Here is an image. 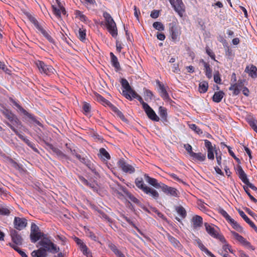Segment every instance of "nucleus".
<instances>
[{"label": "nucleus", "mask_w": 257, "mask_h": 257, "mask_svg": "<svg viewBox=\"0 0 257 257\" xmlns=\"http://www.w3.org/2000/svg\"><path fill=\"white\" fill-rule=\"evenodd\" d=\"M243 189H244V191H245L246 193L247 194V195L249 197L250 199L253 202L257 203V199H256L253 196H252L250 194V193L249 192V190L248 189V187H246V186H243Z\"/></svg>", "instance_id": "nucleus-55"}, {"label": "nucleus", "mask_w": 257, "mask_h": 257, "mask_svg": "<svg viewBox=\"0 0 257 257\" xmlns=\"http://www.w3.org/2000/svg\"><path fill=\"white\" fill-rule=\"evenodd\" d=\"M184 148L187 151L190 157L192 155V154H194V152L192 151V148L190 145L188 144L184 145Z\"/></svg>", "instance_id": "nucleus-62"}, {"label": "nucleus", "mask_w": 257, "mask_h": 257, "mask_svg": "<svg viewBox=\"0 0 257 257\" xmlns=\"http://www.w3.org/2000/svg\"><path fill=\"white\" fill-rule=\"evenodd\" d=\"M174 10L180 17H183L185 12V6L182 0H169Z\"/></svg>", "instance_id": "nucleus-8"}, {"label": "nucleus", "mask_w": 257, "mask_h": 257, "mask_svg": "<svg viewBox=\"0 0 257 257\" xmlns=\"http://www.w3.org/2000/svg\"><path fill=\"white\" fill-rule=\"evenodd\" d=\"M84 113L86 114L90 111V105L88 103H84L83 105Z\"/></svg>", "instance_id": "nucleus-59"}, {"label": "nucleus", "mask_w": 257, "mask_h": 257, "mask_svg": "<svg viewBox=\"0 0 257 257\" xmlns=\"http://www.w3.org/2000/svg\"><path fill=\"white\" fill-rule=\"evenodd\" d=\"M144 95L145 97V100L148 101L149 99L150 100H152L153 97V92L149 89H148L146 88H144Z\"/></svg>", "instance_id": "nucleus-47"}, {"label": "nucleus", "mask_w": 257, "mask_h": 257, "mask_svg": "<svg viewBox=\"0 0 257 257\" xmlns=\"http://www.w3.org/2000/svg\"><path fill=\"white\" fill-rule=\"evenodd\" d=\"M10 235L13 242L15 244V245H22L23 239L17 231L14 229L12 230L10 232Z\"/></svg>", "instance_id": "nucleus-18"}, {"label": "nucleus", "mask_w": 257, "mask_h": 257, "mask_svg": "<svg viewBox=\"0 0 257 257\" xmlns=\"http://www.w3.org/2000/svg\"><path fill=\"white\" fill-rule=\"evenodd\" d=\"M95 96L96 98V99L98 101L102 102L103 104L107 105L110 107L111 104H112L108 100H107V99L104 98L103 96H102L101 95H100L99 94H98L97 93H95Z\"/></svg>", "instance_id": "nucleus-43"}, {"label": "nucleus", "mask_w": 257, "mask_h": 257, "mask_svg": "<svg viewBox=\"0 0 257 257\" xmlns=\"http://www.w3.org/2000/svg\"><path fill=\"white\" fill-rule=\"evenodd\" d=\"M52 8L54 14L58 18L61 17V12L59 7L58 8L54 5H52Z\"/></svg>", "instance_id": "nucleus-54"}, {"label": "nucleus", "mask_w": 257, "mask_h": 257, "mask_svg": "<svg viewBox=\"0 0 257 257\" xmlns=\"http://www.w3.org/2000/svg\"><path fill=\"white\" fill-rule=\"evenodd\" d=\"M195 241H196L198 247L202 251H204L206 254H210L209 253H210V251L203 245L199 238L196 239Z\"/></svg>", "instance_id": "nucleus-42"}, {"label": "nucleus", "mask_w": 257, "mask_h": 257, "mask_svg": "<svg viewBox=\"0 0 257 257\" xmlns=\"http://www.w3.org/2000/svg\"><path fill=\"white\" fill-rule=\"evenodd\" d=\"M38 244L42 247L33 251L31 253L32 257H47V251L55 253L60 250L59 247L51 241L47 235L41 239Z\"/></svg>", "instance_id": "nucleus-1"}, {"label": "nucleus", "mask_w": 257, "mask_h": 257, "mask_svg": "<svg viewBox=\"0 0 257 257\" xmlns=\"http://www.w3.org/2000/svg\"><path fill=\"white\" fill-rule=\"evenodd\" d=\"M224 93L222 91L215 92L213 95L212 100L214 102L218 103L220 102L222 98L223 97Z\"/></svg>", "instance_id": "nucleus-35"}, {"label": "nucleus", "mask_w": 257, "mask_h": 257, "mask_svg": "<svg viewBox=\"0 0 257 257\" xmlns=\"http://www.w3.org/2000/svg\"><path fill=\"white\" fill-rule=\"evenodd\" d=\"M167 236L170 243L174 246V247L179 250L182 249L183 246L179 240L171 236L169 233L167 234Z\"/></svg>", "instance_id": "nucleus-24"}, {"label": "nucleus", "mask_w": 257, "mask_h": 257, "mask_svg": "<svg viewBox=\"0 0 257 257\" xmlns=\"http://www.w3.org/2000/svg\"><path fill=\"white\" fill-rule=\"evenodd\" d=\"M206 52L212 59L215 60V55L214 53L208 47H206Z\"/></svg>", "instance_id": "nucleus-58"}, {"label": "nucleus", "mask_w": 257, "mask_h": 257, "mask_svg": "<svg viewBox=\"0 0 257 257\" xmlns=\"http://www.w3.org/2000/svg\"><path fill=\"white\" fill-rule=\"evenodd\" d=\"M208 88V83L206 81L200 82L199 84L198 90L200 93L206 92Z\"/></svg>", "instance_id": "nucleus-38"}, {"label": "nucleus", "mask_w": 257, "mask_h": 257, "mask_svg": "<svg viewBox=\"0 0 257 257\" xmlns=\"http://www.w3.org/2000/svg\"><path fill=\"white\" fill-rule=\"evenodd\" d=\"M40 231L39 227L34 223H32L31 226V233Z\"/></svg>", "instance_id": "nucleus-63"}, {"label": "nucleus", "mask_w": 257, "mask_h": 257, "mask_svg": "<svg viewBox=\"0 0 257 257\" xmlns=\"http://www.w3.org/2000/svg\"><path fill=\"white\" fill-rule=\"evenodd\" d=\"M241 87V85H240L239 84L234 83L230 86L229 88V90L233 91V95H237L239 93L240 90V88Z\"/></svg>", "instance_id": "nucleus-39"}, {"label": "nucleus", "mask_w": 257, "mask_h": 257, "mask_svg": "<svg viewBox=\"0 0 257 257\" xmlns=\"http://www.w3.org/2000/svg\"><path fill=\"white\" fill-rule=\"evenodd\" d=\"M218 212L221 214L225 218V219L228 222L231 218L230 216L228 214V213L226 212V211H225L222 208H219L218 209Z\"/></svg>", "instance_id": "nucleus-52"}, {"label": "nucleus", "mask_w": 257, "mask_h": 257, "mask_svg": "<svg viewBox=\"0 0 257 257\" xmlns=\"http://www.w3.org/2000/svg\"><path fill=\"white\" fill-rule=\"evenodd\" d=\"M9 245L11 247L14 248L16 251H17L22 257H28V255L26 254V253L22 250L18 246L16 245H15L13 243H9Z\"/></svg>", "instance_id": "nucleus-45"}, {"label": "nucleus", "mask_w": 257, "mask_h": 257, "mask_svg": "<svg viewBox=\"0 0 257 257\" xmlns=\"http://www.w3.org/2000/svg\"><path fill=\"white\" fill-rule=\"evenodd\" d=\"M169 33L172 41L176 43L180 40L181 31L179 27L175 23H171L169 24Z\"/></svg>", "instance_id": "nucleus-5"}, {"label": "nucleus", "mask_w": 257, "mask_h": 257, "mask_svg": "<svg viewBox=\"0 0 257 257\" xmlns=\"http://www.w3.org/2000/svg\"><path fill=\"white\" fill-rule=\"evenodd\" d=\"M245 71L247 72L252 78H256L257 77V68L252 65L250 67L247 66Z\"/></svg>", "instance_id": "nucleus-31"}, {"label": "nucleus", "mask_w": 257, "mask_h": 257, "mask_svg": "<svg viewBox=\"0 0 257 257\" xmlns=\"http://www.w3.org/2000/svg\"><path fill=\"white\" fill-rule=\"evenodd\" d=\"M93 173L96 174L97 172L93 164L89 160L88 162L85 165Z\"/></svg>", "instance_id": "nucleus-56"}, {"label": "nucleus", "mask_w": 257, "mask_h": 257, "mask_svg": "<svg viewBox=\"0 0 257 257\" xmlns=\"http://www.w3.org/2000/svg\"><path fill=\"white\" fill-rule=\"evenodd\" d=\"M46 235L41 231L30 233V239L32 242L35 243L40 239H42Z\"/></svg>", "instance_id": "nucleus-23"}, {"label": "nucleus", "mask_w": 257, "mask_h": 257, "mask_svg": "<svg viewBox=\"0 0 257 257\" xmlns=\"http://www.w3.org/2000/svg\"><path fill=\"white\" fill-rule=\"evenodd\" d=\"M124 193H125L126 196L132 202L136 203L139 204L140 201L139 200L135 197L134 196H133L131 193L126 191V190H123Z\"/></svg>", "instance_id": "nucleus-46"}, {"label": "nucleus", "mask_w": 257, "mask_h": 257, "mask_svg": "<svg viewBox=\"0 0 257 257\" xmlns=\"http://www.w3.org/2000/svg\"><path fill=\"white\" fill-rule=\"evenodd\" d=\"M200 63H202L205 68V75L208 79H210L212 77V69L210 68L209 63L206 62L203 59L200 60Z\"/></svg>", "instance_id": "nucleus-26"}, {"label": "nucleus", "mask_w": 257, "mask_h": 257, "mask_svg": "<svg viewBox=\"0 0 257 257\" xmlns=\"http://www.w3.org/2000/svg\"><path fill=\"white\" fill-rule=\"evenodd\" d=\"M143 109L150 119L155 121H159L160 118L156 114L154 110L149 105H148L147 107H145Z\"/></svg>", "instance_id": "nucleus-19"}, {"label": "nucleus", "mask_w": 257, "mask_h": 257, "mask_svg": "<svg viewBox=\"0 0 257 257\" xmlns=\"http://www.w3.org/2000/svg\"><path fill=\"white\" fill-rule=\"evenodd\" d=\"M13 132L15 133V134L16 135H17L19 137V138L20 139L23 140L28 146L31 142L29 140L27 139L26 137H25L22 135L20 134L17 130L13 129Z\"/></svg>", "instance_id": "nucleus-48"}, {"label": "nucleus", "mask_w": 257, "mask_h": 257, "mask_svg": "<svg viewBox=\"0 0 257 257\" xmlns=\"http://www.w3.org/2000/svg\"><path fill=\"white\" fill-rule=\"evenodd\" d=\"M190 128L195 131L198 134H202V131L195 124H191L189 125Z\"/></svg>", "instance_id": "nucleus-53"}, {"label": "nucleus", "mask_w": 257, "mask_h": 257, "mask_svg": "<svg viewBox=\"0 0 257 257\" xmlns=\"http://www.w3.org/2000/svg\"><path fill=\"white\" fill-rule=\"evenodd\" d=\"M78 38L81 41H84L86 39V31L82 29H79L78 31Z\"/></svg>", "instance_id": "nucleus-51"}, {"label": "nucleus", "mask_w": 257, "mask_h": 257, "mask_svg": "<svg viewBox=\"0 0 257 257\" xmlns=\"http://www.w3.org/2000/svg\"><path fill=\"white\" fill-rule=\"evenodd\" d=\"M153 27L156 30L159 31H164L165 29V27L163 24L161 22H154L153 24Z\"/></svg>", "instance_id": "nucleus-50"}, {"label": "nucleus", "mask_w": 257, "mask_h": 257, "mask_svg": "<svg viewBox=\"0 0 257 257\" xmlns=\"http://www.w3.org/2000/svg\"><path fill=\"white\" fill-rule=\"evenodd\" d=\"M205 147L207 150V158L208 159L213 160L214 159V153L216 154L217 150H216L215 145L213 146L212 143L208 140H204Z\"/></svg>", "instance_id": "nucleus-13"}, {"label": "nucleus", "mask_w": 257, "mask_h": 257, "mask_svg": "<svg viewBox=\"0 0 257 257\" xmlns=\"http://www.w3.org/2000/svg\"><path fill=\"white\" fill-rule=\"evenodd\" d=\"M175 210L182 218H185L187 215V212L185 208L182 206H178L175 207Z\"/></svg>", "instance_id": "nucleus-41"}, {"label": "nucleus", "mask_w": 257, "mask_h": 257, "mask_svg": "<svg viewBox=\"0 0 257 257\" xmlns=\"http://www.w3.org/2000/svg\"><path fill=\"white\" fill-rule=\"evenodd\" d=\"M35 64L41 73H44L47 75H51L54 73L55 70L51 65H46L42 61H36Z\"/></svg>", "instance_id": "nucleus-6"}, {"label": "nucleus", "mask_w": 257, "mask_h": 257, "mask_svg": "<svg viewBox=\"0 0 257 257\" xmlns=\"http://www.w3.org/2000/svg\"><path fill=\"white\" fill-rule=\"evenodd\" d=\"M238 211L240 216L244 220V221L249 225H250V224L253 222L249 219V218L246 215L245 213L240 209H238Z\"/></svg>", "instance_id": "nucleus-49"}, {"label": "nucleus", "mask_w": 257, "mask_h": 257, "mask_svg": "<svg viewBox=\"0 0 257 257\" xmlns=\"http://www.w3.org/2000/svg\"><path fill=\"white\" fill-rule=\"evenodd\" d=\"M143 192L155 200L158 199L159 197V194L158 191L155 189L148 186Z\"/></svg>", "instance_id": "nucleus-22"}, {"label": "nucleus", "mask_w": 257, "mask_h": 257, "mask_svg": "<svg viewBox=\"0 0 257 257\" xmlns=\"http://www.w3.org/2000/svg\"><path fill=\"white\" fill-rule=\"evenodd\" d=\"M75 14L76 17L79 18V19L81 21L84 22L86 23L89 22L88 18L84 15H83L81 11L77 10L75 11Z\"/></svg>", "instance_id": "nucleus-44"}, {"label": "nucleus", "mask_w": 257, "mask_h": 257, "mask_svg": "<svg viewBox=\"0 0 257 257\" xmlns=\"http://www.w3.org/2000/svg\"><path fill=\"white\" fill-rule=\"evenodd\" d=\"M249 124L254 132L257 133V125L256 121L254 119L251 120L249 121Z\"/></svg>", "instance_id": "nucleus-64"}, {"label": "nucleus", "mask_w": 257, "mask_h": 257, "mask_svg": "<svg viewBox=\"0 0 257 257\" xmlns=\"http://www.w3.org/2000/svg\"><path fill=\"white\" fill-rule=\"evenodd\" d=\"M12 102L21 113H22L24 115L27 116L29 118H30L33 122L36 123L37 125H39L40 126H42V124L40 122L39 120L36 119V118L34 115L29 113L14 100L12 99Z\"/></svg>", "instance_id": "nucleus-10"}, {"label": "nucleus", "mask_w": 257, "mask_h": 257, "mask_svg": "<svg viewBox=\"0 0 257 257\" xmlns=\"http://www.w3.org/2000/svg\"><path fill=\"white\" fill-rule=\"evenodd\" d=\"M118 165L119 167L125 173L132 174L135 172L134 167L125 162L123 159L119 160L118 162Z\"/></svg>", "instance_id": "nucleus-14"}, {"label": "nucleus", "mask_w": 257, "mask_h": 257, "mask_svg": "<svg viewBox=\"0 0 257 257\" xmlns=\"http://www.w3.org/2000/svg\"><path fill=\"white\" fill-rule=\"evenodd\" d=\"M122 87L124 90H122V94L125 97L130 100H132L131 94L135 91L131 87L128 82L125 78H122L120 81Z\"/></svg>", "instance_id": "nucleus-11"}, {"label": "nucleus", "mask_w": 257, "mask_h": 257, "mask_svg": "<svg viewBox=\"0 0 257 257\" xmlns=\"http://www.w3.org/2000/svg\"><path fill=\"white\" fill-rule=\"evenodd\" d=\"M103 16L106 21V25L108 32L113 37H116L117 35V30L113 19L107 12L103 13Z\"/></svg>", "instance_id": "nucleus-4"}, {"label": "nucleus", "mask_w": 257, "mask_h": 257, "mask_svg": "<svg viewBox=\"0 0 257 257\" xmlns=\"http://www.w3.org/2000/svg\"><path fill=\"white\" fill-rule=\"evenodd\" d=\"M110 56L112 66L115 69L116 71L120 70V66L117 58L114 55L112 52H110Z\"/></svg>", "instance_id": "nucleus-28"}, {"label": "nucleus", "mask_w": 257, "mask_h": 257, "mask_svg": "<svg viewBox=\"0 0 257 257\" xmlns=\"http://www.w3.org/2000/svg\"><path fill=\"white\" fill-rule=\"evenodd\" d=\"M46 145L50 150H51L56 155V156L60 160H67L68 159V157L66 155L64 154L58 148L53 146V145L49 143H46Z\"/></svg>", "instance_id": "nucleus-16"}, {"label": "nucleus", "mask_w": 257, "mask_h": 257, "mask_svg": "<svg viewBox=\"0 0 257 257\" xmlns=\"http://www.w3.org/2000/svg\"><path fill=\"white\" fill-rule=\"evenodd\" d=\"M174 10L180 17H183L185 12V6L182 0H169Z\"/></svg>", "instance_id": "nucleus-9"}, {"label": "nucleus", "mask_w": 257, "mask_h": 257, "mask_svg": "<svg viewBox=\"0 0 257 257\" xmlns=\"http://www.w3.org/2000/svg\"><path fill=\"white\" fill-rule=\"evenodd\" d=\"M192 222L194 228H197L202 226L203 219L200 216L195 215L192 218Z\"/></svg>", "instance_id": "nucleus-29"}, {"label": "nucleus", "mask_w": 257, "mask_h": 257, "mask_svg": "<svg viewBox=\"0 0 257 257\" xmlns=\"http://www.w3.org/2000/svg\"><path fill=\"white\" fill-rule=\"evenodd\" d=\"M110 108L112 111L123 121H127V119L125 118L123 113L116 107L114 106L113 104H111Z\"/></svg>", "instance_id": "nucleus-33"}, {"label": "nucleus", "mask_w": 257, "mask_h": 257, "mask_svg": "<svg viewBox=\"0 0 257 257\" xmlns=\"http://www.w3.org/2000/svg\"><path fill=\"white\" fill-rule=\"evenodd\" d=\"M15 228L21 230L26 227L27 224V220L24 218L15 217L14 221Z\"/></svg>", "instance_id": "nucleus-15"}, {"label": "nucleus", "mask_w": 257, "mask_h": 257, "mask_svg": "<svg viewBox=\"0 0 257 257\" xmlns=\"http://www.w3.org/2000/svg\"><path fill=\"white\" fill-rule=\"evenodd\" d=\"M29 21L35 26L36 28L40 32L42 35L51 43L55 44V40L49 35V33L45 30L43 27L39 24L36 19L31 14L27 15Z\"/></svg>", "instance_id": "nucleus-3"}, {"label": "nucleus", "mask_w": 257, "mask_h": 257, "mask_svg": "<svg viewBox=\"0 0 257 257\" xmlns=\"http://www.w3.org/2000/svg\"><path fill=\"white\" fill-rule=\"evenodd\" d=\"M231 233L237 240L239 241L243 245L251 248L252 250L254 249V248L251 245L250 243L247 241L243 237L240 235L238 233L234 231H231Z\"/></svg>", "instance_id": "nucleus-17"}, {"label": "nucleus", "mask_w": 257, "mask_h": 257, "mask_svg": "<svg viewBox=\"0 0 257 257\" xmlns=\"http://www.w3.org/2000/svg\"><path fill=\"white\" fill-rule=\"evenodd\" d=\"M135 182L136 186L143 192H144L148 187L146 184H145L143 179L141 177L137 178Z\"/></svg>", "instance_id": "nucleus-32"}, {"label": "nucleus", "mask_w": 257, "mask_h": 257, "mask_svg": "<svg viewBox=\"0 0 257 257\" xmlns=\"http://www.w3.org/2000/svg\"><path fill=\"white\" fill-rule=\"evenodd\" d=\"M204 226L206 231L210 236L213 238L219 239L222 243L226 242V239L222 235L219 234L213 225L208 223H205Z\"/></svg>", "instance_id": "nucleus-7"}, {"label": "nucleus", "mask_w": 257, "mask_h": 257, "mask_svg": "<svg viewBox=\"0 0 257 257\" xmlns=\"http://www.w3.org/2000/svg\"><path fill=\"white\" fill-rule=\"evenodd\" d=\"M159 114L163 122L167 121V109L163 106H160L159 108Z\"/></svg>", "instance_id": "nucleus-34"}, {"label": "nucleus", "mask_w": 257, "mask_h": 257, "mask_svg": "<svg viewBox=\"0 0 257 257\" xmlns=\"http://www.w3.org/2000/svg\"><path fill=\"white\" fill-rule=\"evenodd\" d=\"M80 247L83 254L88 256V254L89 253V251L88 250L86 245L83 243V244H81V246H80Z\"/></svg>", "instance_id": "nucleus-60"}, {"label": "nucleus", "mask_w": 257, "mask_h": 257, "mask_svg": "<svg viewBox=\"0 0 257 257\" xmlns=\"http://www.w3.org/2000/svg\"><path fill=\"white\" fill-rule=\"evenodd\" d=\"M144 179L147 183L157 189H160L162 186V184H163L162 182L159 183L157 179L150 177L147 174H144Z\"/></svg>", "instance_id": "nucleus-21"}, {"label": "nucleus", "mask_w": 257, "mask_h": 257, "mask_svg": "<svg viewBox=\"0 0 257 257\" xmlns=\"http://www.w3.org/2000/svg\"><path fill=\"white\" fill-rule=\"evenodd\" d=\"M10 214V210L6 207L0 208V214L3 215H9Z\"/></svg>", "instance_id": "nucleus-57"}, {"label": "nucleus", "mask_w": 257, "mask_h": 257, "mask_svg": "<svg viewBox=\"0 0 257 257\" xmlns=\"http://www.w3.org/2000/svg\"><path fill=\"white\" fill-rule=\"evenodd\" d=\"M192 159L194 161L203 162L204 161L206 158V154H202L201 153H194L191 156Z\"/></svg>", "instance_id": "nucleus-30"}, {"label": "nucleus", "mask_w": 257, "mask_h": 257, "mask_svg": "<svg viewBox=\"0 0 257 257\" xmlns=\"http://www.w3.org/2000/svg\"><path fill=\"white\" fill-rule=\"evenodd\" d=\"M162 191L167 195L174 197H179L180 192L176 188L169 186L165 184H162L160 188Z\"/></svg>", "instance_id": "nucleus-12"}, {"label": "nucleus", "mask_w": 257, "mask_h": 257, "mask_svg": "<svg viewBox=\"0 0 257 257\" xmlns=\"http://www.w3.org/2000/svg\"><path fill=\"white\" fill-rule=\"evenodd\" d=\"M228 222L230 223L232 227L238 232H242L243 231L242 227L233 219L231 218L228 221Z\"/></svg>", "instance_id": "nucleus-40"}, {"label": "nucleus", "mask_w": 257, "mask_h": 257, "mask_svg": "<svg viewBox=\"0 0 257 257\" xmlns=\"http://www.w3.org/2000/svg\"><path fill=\"white\" fill-rule=\"evenodd\" d=\"M132 99L133 98L137 99L139 101L142 105L143 108H144L145 107H147L148 105L147 103L145 102L142 98L135 91H134L131 94Z\"/></svg>", "instance_id": "nucleus-37"}, {"label": "nucleus", "mask_w": 257, "mask_h": 257, "mask_svg": "<svg viewBox=\"0 0 257 257\" xmlns=\"http://www.w3.org/2000/svg\"><path fill=\"white\" fill-rule=\"evenodd\" d=\"M98 156L104 160H109L110 159V155L103 148H101L99 149Z\"/></svg>", "instance_id": "nucleus-36"}, {"label": "nucleus", "mask_w": 257, "mask_h": 257, "mask_svg": "<svg viewBox=\"0 0 257 257\" xmlns=\"http://www.w3.org/2000/svg\"><path fill=\"white\" fill-rule=\"evenodd\" d=\"M108 247L117 256V257H125L123 253L120 251L117 247V246L110 241H108L107 243Z\"/></svg>", "instance_id": "nucleus-25"}, {"label": "nucleus", "mask_w": 257, "mask_h": 257, "mask_svg": "<svg viewBox=\"0 0 257 257\" xmlns=\"http://www.w3.org/2000/svg\"><path fill=\"white\" fill-rule=\"evenodd\" d=\"M2 113L7 118L9 122L6 121V123L11 128L13 131V129L17 130L15 126L21 125L22 123L18 119L17 116L9 110L4 108L2 110Z\"/></svg>", "instance_id": "nucleus-2"}, {"label": "nucleus", "mask_w": 257, "mask_h": 257, "mask_svg": "<svg viewBox=\"0 0 257 257\" xmlns=\"http://www.w3.org/2000/svg\"><path fill=\"white\" fill-rule=\"evenodd\" d=\"M157 84H158L159 89V92L161 96V97L164 99L166 100H169L170 99L169 95L168 93V92L166 91V89L164 85L163 84H162L160 81L159 80L157 81Z\"/></svg>", "instance_id": "nucleus-20"}, {"label": "nucleus", "mask_w": 257, "mask_h": 257, "mask_svg": "<svg viewBox=\"0 0 257 257\" xmlns=\"http://www.w3.org/2000/svg\"><path fill=\"white\" fill-rule=\"evenodd\" d=\"M75 157L83 164L86 165L89 161V160L84 158L81 157V156L79 154H76Z\"/></svg>", "instance_id": "nucleus-61"}, {"label": "nucleus", "mask_w": 257, "mask_h": 257, "mask_svg": "<svg viewBox=\"0 0 257 257\" xmlns=\"http://www.w3.org/2000/svg\"><path fill=\"white\" fill-rule=\"evenodd\" d=\"M237 173L239 178L245 184L249 181L246 174L245 173L241 166H238L237 169Z\"/></svg>", "instance_id": "nucleus-27"}]
</instances>
